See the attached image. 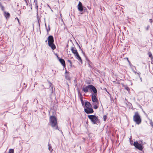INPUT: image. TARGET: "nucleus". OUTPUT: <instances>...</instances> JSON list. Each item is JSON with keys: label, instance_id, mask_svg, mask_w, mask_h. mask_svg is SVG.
<instances>
[{"label": "nucleus", "instance_id": "obj_20", "mask_svg": "<svg viewBox=\"0 0 153 153\" xmlns=\"http://www.w3.org/2000/svg\"><path fill=\"white\" fill-rule=\"evenodd\" d=\"M49 85L50 87L52 89V93L53 92V85H52V84L50 82H49Z\"/></svg>", "mask_w": 153, "mask_h": 153}, {"label": "nucleus", "instance_id": "obj_40", "mask_svg": "<svg viewBox=\"0 0 153 153\" xmlns=\"http://www.w3.org/2000/svg\"><path fill=\"white\" fill-rule=\"evenodd\" d=\"M133 67V68H134L135 69H136V67H135V66H134Z\"/></svg>", "mask_w": 153, "mask_h": 153}, {"label": "nucleus", "instance_id": "obj_24", "mask_svg": "<svg viewBox=\"0 0 153 153\" xmlns=\"http://www.w3.org/2000/svg\"><path fill=\"white\" fill-rule=\"evenodd\" d=\"M125 89H126L128 92H129L130 91V89H129V88H128V87L127 86H125Z\"/></svg>", "mask_w": 153, "mask_h": 153}, {"label": "nucleus", "instance_id": "obj_19", "mask_svg": "<svg viewBox=\"0 0 153 153\" xmlns=\"http://www.w3.org/2000/svg\"><path fill=\"white\" fill-rule=\"evenodd\" d=\"M148 55L149 57L152 60L153 59V56L151 52L149 51L148 52Z\"/></svg>", "mask_w": 153, "mask_h": 153}, {"label": "nucleus", "instance_id": "obj_18", "mask_svg": "<svg viewBox=\"0 0 153 153\" xmlns=\"http://www.w3.org/2000/svg\"><path fill=\"white\" fill-rule=\"evenodd\" d=\"M0 69L1 71L4 72L6 70L5 67V66L4 65L3 66L0 67Z\"/></svg>", "mask_w": 153, "mask_h": 153}, {"label": "nucleus", "instance_id": "obj_39", "mask_svg": "<svg viewBox=\"0 0 153 153\" xmlns=\"http://www.w3.org/2000/svg\"><path fill=\"white\" fill-rule=\"evenodd\" d=\"M1 5H2V4H1V2H0V7L1 6Z\"/></svg>", "mask_w": 153, "mask_h": 153}, {"label": "nucleus", "instance_id": "obj_12", "mask_svg": "<svg viewBox=\"0 0 153 153\" xmlns=\"http://www.w3.org/2000/svg\"><path fill=\"white\" fill-rule=\"evenodd\" d=\"M92 105L90 103L88 102H86L85 103V108H89L91 107Z\"/></svg>", "mask_w": 153, "mask_h": 153}, {"label": "nucleus", "instance_id": "obj_43", "mask_svg": "<svg viewBox=\"0 0 153 153\" xmlns=\"http://www.w3.org/2000/svg\"><path fill=\"white\" fill-rule=\"evenodd\" d=\"M37 4V2H36V5Z\"/></svg>", "mask_w": 153, "mask_h": 153}, {"label": "nucleus", "instance_id": "obj_37", "mask_svg": "<svg viewBox=\"0 0 153 153\" xmlns=\"http://www.w3.org/2000/svg\"><path fill=\"white\" fill-rule=\"evenodd\" d=\"M140 78V79L141 80V81L142 82V78L140 76V77H139Z\"/></svg>", "mask_w": 153, "mask_h": 153}, {"label": "nucleus", "instance_id": "obj_42", "mask_svg": "<svg viewBox=\"0 0 153 153\" xmlns=\"http://www.w3.org/2000/svg\"><path fill=\"white\" fill-rule=\"evenodd\" d=\"M47 5L48 6V7H50V6L48 4Z\"/></svg>", "mask_w": 153, "mask_h": 153}, {"label": "nucleus", "instance_id": "obj_2", "mask_svg": "<svg viewBox=\"0 0 153 153\" xmlns=\"http://www.w3.org/2000/svg\"><path fill=\"white\" fill-rule=\"evenodd\" d=\"M133 120L137 124L139 125L141 123V118L138 112H136L135 113L134 115L133 116Z\"/></svg>", "mask_w": 153, "mask_h": 153}, {"label": "nucleus", "instance_id": "obj_35", "mask_svg": "<svg viewBox=\"0 0 153 153\" xmlns=\"http://www.w3.org/2000/svg\"><path fill=\"white\" fill-rule=\"evenodd\" d=\"M50 28L49 27V29L48 30V29H47V31L48 32V31H50Z\"/></svg>", "mask_w": 153, "mask_h": 153}, {"label": "nucleus", "instance_id": "obj_33", "mask_svg": "<svg viewBox=\"0 0 153 153\" xmlns=\"http://www.w3.org/2000/svg\"><path fill=\"white\" fill-rule=\"evenodd\" d=\"M137 74H138L139 77H140V73L139 72L137 73Z\"/></svg>", "mask_w": 153, "mask_h": 153}, {"label": "nucleus", "instance_id": "obj_10", "mask_svg": "<svg viewBox=\"0 0 153 153\" xmlns=\"http://www.w3.org/2000/svg\"><path fill=\"white\" fill-rule=\"evenodd\" d=\"M99 104V102L98 101L96 102H93L92 103V105H94V108L95 109H97L98 108V105Z\"/></svg>", "mask_w": 153, "mask_h": 153}, {"label": "nucleus", "instance_id": "obj_38", "mask_svg": "<svg viewBox=\"0 0 153 153\" xmlns=\"http://www.w3.org/2000/svg\"><path fill=\"white\" fill-rule=\"evenodd\" d=\"M127 60H128V62L129 63H130V62L128 60V58H127Z\"/></svg>", "mask_w": 153, "mask_h": 153}, {"label": "nucleus", "instance_id": "obj_5", "mask_svg": "<svg viewBox=\"0 0 153 153\" xmlns=\"http://www.w3.org/2000/svg\"><path fill=\"white\" fill-rule=\"evenodd\" d=\"M134 145L137 149L141 151L143 149L142 146L137 142H134Z\"/></svg>", "mask_w": 153, "mask_h": 153}, {"label": "nucleus", "instance_id": "obj_3", "mask_svg": "<svg viewBox=\"0 0 153 153\" xmlns=\"http://www.w3.org/2000/svg\"><path fill=\"white\" fill-rule=\"evenodd\" d=\"M88 117L93 124H97L99 123L98 117L95 115H88Z\"/></svg>", "mask_w": 153, "mask_h": 153}, {"label": "nucleus", "instance_id": "obj_11", "mask_svg": "<svg viewBox=\"0 0 153 153\" xmlns=\"http://www.w3.org/2000/svg\"><path fill=\"white\" fill-rule=\"evenodd\" d=\"M58 60L62 64V65L64 67L65 66V62L64 60L60 58H59L58 59Z\"/></svg>", "mask_w": 153, "mask_h": 153}, {"label": "nucleus", "instance_id": "obj_29", "mask_svg": "<svg viewBox=\"0 0 153 153\" xmlns=\"http://www.w3.org/2000/svg\"><path fill=\"white\" fill-rule=\"evenodd\" d=\"M17 19V21H18V23H19V25H20V22H19V19H18V18L17 17H16V18L15 19Z\"/></svg>", "mask_w": 153, "mask_h": 153}, {"label": "nucleus", "instance_id": "obj_9", "mask_svg": "<svg viewBox=\"0 0 153 153\" xmlns=\"http://www.w3.org/2000/svg\"><path fill=\"white\" fill-rule=\"evenodd\" d=\"M78 9L80 12H82L83 10V7L82 4L80 1H79V4L77 5Z\"/></svg>", "mask_w": 153, "mask_h": 153}, {"label": "nucleus", "instance_id": "obj_17", "mask_svg": "<svg viewBox=\"0 0 153 153\" xmlns=\"http://www.w3.org/2000/svg\"><path fill=\"white\" fill-rule=\"evenodd\" d=\"M65 79L68 80H70L71 78L69 74H67L65 76Z\"/></svg>", "mask_w": 153, "mask_h": 153}, {"label": "nucleus", "instance_id": "obj_23", "mask_svg": "<svg viewBox=\"0 0 153 153\" xmlns=\"http://www.w3.org/2000/svg\"><path fill=\"white\" fill-rule=\"evenodd\" d=\"M103 120L105 121L106 120V119H107V116L106 115H104L103 116Z\"/></svg>", "mask_w": 153, "mask_h": 153}, {"label": "nucleus", "instance_id": "obj_14", "mask_svg": "<svg viewBox=\"0 0 153 153\" xmlns=\"http://www.w3.org/2000/svg\"><path fill=\"white\" fill-rule=\"evenodd\" d=\"M4 16H5L6 18L7 19L10 17V14L8 12H7L6 11H4Z\"/></svg>", "mask_w": 153, "mask_h": 153}, {"label": "nucleus", "instance_id": "obj_41", "mask_svg": "<svg viewBox=\"0 0 153 153\" xmlns=\"http://www.w3.org/2000/svg\"><path fill=\"white\" fill-rule=\"evenodd\" d=\"M52 49L53 50H54V49H55V48H52Z\"/></svg>", "mask_w": 153, "mask_h": 153}, {"label": "nucleus", "instance_id": "obj_31", "mask_svg": "<svg viewBox=\"0 0 153 153\" xmlns=\"http://www.w3.org/2000/svg\"><path fill=\"white\" fill-rule=\"evenodd\" d=\"M133 68H132V69H133V71L134 72V73L135 74H137V73L136 71H134V70H133Z\"/></svg>", "mask_w": 153, "mask_h": 153}, {"label": "nucleus", "instance_id": "obj_7", "mask_svg": "<svg viewBox=\"0 0 153 153\" xmlns=\"http://www.w3.org/2000/svg\"><path fill=\"white\" fill-rule=\"evenodd\" d=\"M89 86L88 87L91 90V91H93V94H97V91L95 87L92 85H89Z\"/></svg>", "mask_w": 153, "mask_h": 153}, {"label": "nucleus", "instance_id": "obj_27", "mask_svg": "<svg viewBox=\"0 0 153 153\" xmlns=\"http://www.w3.org/2000/svg\"><path fill=\"white\" fill-rule=\"evenodd\" d=\"M0 7H1V9L2 10H4V6H3L2 5H1Z\"/></svg>", "mask_w": 153, "mask_h": 153}, {"label": "nucleus", "instance_id": "obj_1", "mask_svg": "<svg viewBox=\"0 0 153 153\" xmlns=\"http://www.w3.org/2000/svg\"><path fill=\"white\" fill-rule=\"evenodd\" d=\"M49 123L54 129H58L56 118L54 116H51Z\"/></svg>", "mask_w": 153, "mask_h": 153}, {"label": "nucleus", "instance_id": "obj_15", "mask_svg": "<svg viewBox=\"0 0 153 153\" xmlns=\"http://www.w3.org/2000/svg\"><path fill=\"white\" fill-rule=\"evenodd\" d=\"M76 58L78 59L80 62L81 63H82V59L81 57L79 56L78 53H77V55H76Z\"/></svg>", "mask_w": 153, "mask_h": 153}, {"label": "nucleus", "instance_id": "obj_36", "mask_svg": "<svg viewBox=\"0 0 153 153\" xmlns=\"http://www.w3.org/2000/svg\"><path fill=\"white\" fill-rule=\"evenodd\" d=\"M65 73H66L67 74L69 73L68 72V73H67V70H66Z\"/></svg>", "mask_w": 153, "mask_h": 153}, {"label": "nucleus", "instance_id": "obj_26", "mask_svg": "<svg viewBox=\"0 0 153 153\" xmlns=\"http://www.w3.org/2000/svg\"><path fill=\"white\" fill-rule=\"evenodd\" d=\"M68 62L70 63V65L71 66V67L72 66V62L71 61V60H68Z\"/></svg>", "mask_w": 153, "mask_h": 153}, {"label": "nucleus", "instance_id": "obj_8", "mask_svg": "<svg viewBox=\"0 0 153 153\" xmlns=\"http://www.w3.org/2000/svg\"><path fill=\"white\" fill-rule=\"evenodd\" d=\"M91 96H92L91 99L92 102H96L98 101L97 98V94H92Z\"/></svg>", "mask_w": 153, "mask_h": 153}, {"label": "nucleus", "instance_id": "obj_25", "mask_svg": "<svg viewBox=\"0 0 153 153\" xmlns=\"http://www.w3.org/2000/svg\"><path fill=\"white\" fill-rule=\"evenodd\" d=\"M150 125L152 126L153 128V123L152 120H150Z\"/></svg>", "mask_w": 153, "mask_h": 153}, {"label": "nucleus", "instance_id": "obj_21", "mask_svg": "<svg viewBox=\"0 0 153 153\" xmlns=\"http://www.w3.org/2000/svg\"><path fill=\"white\" fill-rule=\"evenodd\" d=\"M48 149L49 150L51 151H52L53 150V149H52L51 146L49 144H48Z\"/></svg>", "mask_w": 153, "mask_h": 153}, {"label": "nucleus", "instance_id": "obj_45", "mask_svg": "<svg viewBox=\"0 0 153 153\" xmlns=\"http://www.w3.org/2000/svg\"><path fill=\"white\" fill-rule=\"evenodd\" d=\"M141 153H143V152H141Z\"/></svg>", "mask_w": 153, "mask_h": 153}, {"label": "nucleus", "instance_id": "obj_6", "mask_svg": "<svg viewBox=\"0 0 153 153\" xmlns=\"http://www.w3.org/2000/svg\"><path fill=\"white\" fill-rule=\"evenodd\" d=\"M84 111L86 113L88 114H91L94 112L93 110L91 107L85 108Z\"/></svg>", "mask_w": 153, "mask_h": 153}, {"label": "nucleus", "instance_id": "obj_22", "mask_svg": "<svg viewBox=\"0 0 153 153\" xmlns=\"http://www.w3.org/2000/svg\"><path fill=\"white\" fill-rule=\"evenodd\" d=\"M14 150L13 149H10L9 150L8 153H13Z\"/></svg>", "mask_w": 153, "mask_h": 153}, {"label": "nucleus", "instance_id": "obj_16", "mask_svg": "<svg viewBox=\"0 0 153 153\" xmlns=\"http://www.w3.org/2000/svg\"><path fill=\"white\" fill-rule=\"evenodd\" d=\"M71 50L73 53L75 54L76 56L77 55V53H78L77 50H76V48H71Z\"/></svg>", "mask_w": 153, "mask_h": 153}, {"label": "nucleus", "instance_id": "obj_30", "mask_svg": "<svg viewBox=\"0 0 153 153\" xmlns=\"http://www.w3.org/2000/svg\"><path fill=\"white\" fill-rule=\"evenodd\" d=\"M149 26L148 25L146 28V30H148L149 29Z\"/></svg>", "mask_w": 153, "mask_h": 153}, {"label": "nucleus", "instance_id": "obj_34", "mask_svg": "<svg viewBox=\"0 0 153 153\" xmlns=\"http://www.w3.org/2000/svg\"><path fill=\"white\" fill-rule=\"evenodd\" d=\"M149 21H150V22H151V23H152V19H149Z\"/></svg>", "mask_w": 153, "mask_h": 153}, {"label": "nucleus", "instance_id": "obj_28", "mask_svg": "<svg viewBox=\"0 0 153 153\" xmlns=\"http://www.w3.org/2000/svg\"><path fill=\"white\" fill-rule=\"evenodd\" d=\"M54 54L57 57L58 59H59V58H60V57H59L58 55V54L57 53H54Z\"/></svg>", "mask_w": 153, "mask_h": 153}, {"label": "nucleus", "instance_id": "obj_32", "mask_svg": "<svg viewBox=\"0 0 153 153\" xmlns=\"http://www.w3.org/2000/svg\"><path fill=\"white\" fill-rule=\"evenodd\" d=\"M133 68H132V69H133V71L134 72V73L135 74H137V73L136 71H134V70H133Z\"/></svg>", "mask_w": 153, "mask_h": 153}, {"label": "nucleus", "instance_id": "obj_13", "mask_svg": "<svg viewBox=\"0 0 153 153\" xmlns=\"http://www.w3.org/2000/svg\"><path fill=\"white\" fill-rule=\"evenodd\" d=\"M89 86H90L89 85H87L85 87H83L82 88V90L86 93H87L88 92V89H89V88L88 87Z\"/></svg>", "mask_w": 153, "mask_h": 153}, {"label": "nucleus", "instance_id": "obj_44", "mask_svg": "<svg viewBox=\"0 0 153 153\" xmlns=\"http://www.w3.org/2000/svg\"><path fill=\"white\" fill-rule=\"evenodd\" d=\"M81 101H82V99H81Z\"/></svg>", "mask_w": 153, "mask_h": 153}, {"label": "nucleus", "instance_id": "obj_4", "mask_svg": "<svg viewBox=\"0 0 153 153\" xmlns=\"http://www.w3.org/2000/svg\"><path fill=\"white\" fill-rule=\"evenodd\" d=\"M48 41L49 46L51 48H56L55 46L53 44V38L52 36H49L48 38Z\"/></svg>", "mask_w": 153, "mask_h": 153}]
</instances>
